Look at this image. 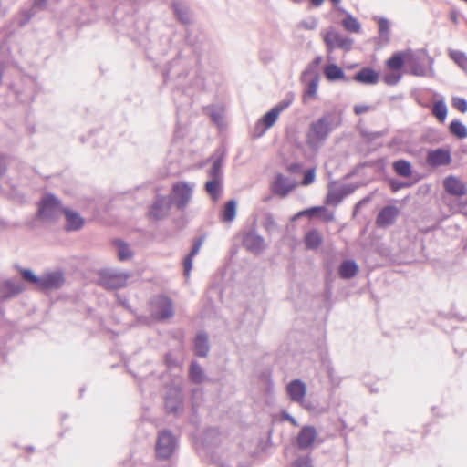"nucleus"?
Masks as SVG:
<instances>
[{"mask_svg":"<svg viewBox=\"0 0 467 467\" xmlns=\"http://www.w3.org/2000/svg\"><path fill=\"white\" fill-rule=\"evenodd\" d=\"M340 125L334 112H326L317 120L312 121L306 132V143L311 149L320 147L330 133Z\"/></svg>","mask_w":467,"mask_h":467,"instance_id":"nucleus-1","label":"nucleus"},{"mask_svg":"<svg viewBox=\"0 0 467 467\" xmlns=\"http://www.w3.org/2000/svg\"><path fill=\"white\" fill-rule=\"evenodd\" d=\"M20 275L24 281L35 285L37 290L43 292L59 289L65 283L61 271L47 272L38 276L31 269H21Z\"/></svg>","mask_w":467,"mask_h":467,"instance_id":"nucleus-2","label":"nucleus"},{"mask_svg":"<svg viewBox=\"0 0 467 467\" xmlns=\"http://www.w3.org/2000/svg\"><path fill=\"white\" fill-rule=\"evenodd\" d=\"M63 211L61 201L55 194L47 193L38 202L36 216L43 222H54Z\"/></svg>","mask_w":467,"mask_h":467,"instance_id":"nucleus-3","label":"nucleus"},{"mask_svg":"<svg viewBox=\"0 0 467 467\" xmlns=\"http://www.w3.org/2000/svg\"><path fill=\"white\" fill-rule=\"evenodd\" d=\"M130 276L129 272L116 269H104L99 274V284L106 289L115 290L124 287Z\"/></svg>","mask_w":467,"mask_h":467,"instance_id":"nucleus-4","label":"nucleus"},{"mask_svg":"<svg viewBox=\"0 0 467 467\" xmlns=\"http://www.w3.org/2000/svg\"><path fill=\"white\" fill-rule=\"evenodd\" d=\"M323 40L328 54L332 53L336 48L349 51L353 45L352 38L341 36L333 27H330L323 34Z\"/></svg>","mask_w":467,"mask_h":467,"instance_id":"nucleus-5","label":"nucleus"},{"mask_svg":"<svg viewBox=\"0 0 467 467\" xmlns=\"http://www.w3.org/2000/svg\"><path fill=\"white\" fill-rule=\"evenodd\" d=\"M176 439L169 430L159 432L156 441V455L159 459L167 460L174 452Z\"/></svg>","mask_w":467,"mask_h":467,"instance_id":"nucleus-6","label":"nucleus"},{"mask_svg":"<svg viewBox=\"0 0 467 467\" xmlns=\"http://www.w3.org/2000/svg\"><path fill=\"white\" fill-rule=\"evenodd\" d=\"M193 187L185 182H180L172 186L170 202L179 210L184 209L192 199Z\"/></svg>","mask_w":467,"mask_h":467,"instance_id":"nucleus-7","label":"nucleus"},{"mask_svg":"<svg viewBox=\"0 0 467 467\" xmlns=\"http://www.w3.org/2000/svg\"><path fill=\"white\" fill-rule=\"evenodd\" d=\"M183 395L181 388L171 387L164 396L165 410L168 413L177 414L182 410Z\"/></svg>","mask_w":467,"mask_h":467,"instance_id":"nucleus-8","label":"nucleus"},{"mask_svg":"<svg viewBox=\"0 0 467 467\" xmlns=\"http://www.w3.org/2000/svg\"><path fill=\"white\" fill-rule=\"evenodd\" d=\"M451 161V156L449 150L438 148L427 152L426 162L431 167H440L449 165Z\"/></svg>","mask_w":467,"mask_h":467,"instance_id":"nucleus-9","label":"nucleus"},{"mask_svg":"<svg viewBox=\"0 0 467 467\" xmlns=\"http://www.w3.org/2000/svg\"><path fill=\"white\" fill-rule=\"evenodd\" d=\"M155 317L160 320L170 318L174 314L172 301L165 296H158L154 301Z\"/></svg>","mask_w":467,"mask_h":467,"instance_id":"nucleus-10","label":"nucleus"},{"mask_svg":"<svg viewBox=\"0 0 467 467\" xmlns=\"http://www.w3.org/2000/svg\"><path fill=\"white\" fill-rule=\"evenodd\" d=\"M286 391L293 402L303 404L306 394V385L301 379H293L287 384Z\"/></svg>","mask_w":467,"mask_h":467,"instance_id":"nucleus-11","label":"nucleus"},{"mask_svg":"<svg viewBox=\"0 0 467 467\" xmlns=\"http://www.w3.org/2000/svg\"><path fill=\"white\" fill-rule=\"evenodd\" d=\"M295 186L296 184L293 181L279 173L272 183L271 189L274 194L285 197L295 188Z\"/></svg>","mask_w":467,"mask_h":467,"instance_id":"nucleus-12","label":"nucleus"},{"mask_svg":"<svg viewBox=\"0 0 467 467\" xmlns=\"http://www.w3.org/2000/svg\"><path fill=\"white\" fill-rule=\"evenodd\" d=\"M244 246L254 254H260L265 249V240L255 232H249L244 234L243 240Z\"/></svg>","mask_w":467,"mask_h":467,"instance_id":"nucleus-13","label":"nucleus"},{"mask_svg":"<svg viewBox=\"0 0 467 467\" xmlns=\"http://www.w3.org/2000/svg\"><path fill=\"white\" fill-rule=\"evenodd\" d=\"M170 209V202L164 196L158 195L150 206V216L156 219L161 220L163 219Z\"/></svg>","mask_w":467,"mask_h":467,"instance_id":"nucleus-14","label":"nucleus"},{"mask_svg":"<svg viewBox=\"0 0 467 467\" xmlns=\"http://www.w3.org/2000/svg\"><path fill=\"white\" fill-rule=\"evenodd\" d=\"M399 215V210L393 205L383 207L376 218V223L379 227H386L392 224Z\"/></svg>","mask_w":467,"mask_h":467,"instance_id":"nucleus-15","label":"nucleus"},{"mask_svg":"<svg viewBox=\"0 0 467 467\" xmlns=\"http://www.w3.org/2000/svg\"><path fill=\"white\" fill-rule=\"evenodd\" d=\"M445 191L453 196L461 197L467 192L465 184L454 176H448L443 181Z\"/></svg>","mask_w":467,"mask_h":467,"instance_id":"nucleus-16","label":"nucleus"},{"mask_svg":"<svg viewBox=\"0 0 467 467\" xmlns=\"http://www.w3.org/2000/svg\"><path fill=\"white\" fill-rule=\"evenodd\" d=\"M352 79L365 85H375L379 82V74L372 67H366L357 72Z\"/></svg>","mask_w":467,"mask_h":467,"instance_id":"nucleus-17","label":"nucleus"},{"mask_svg":"<svg viewBox=\"0 0 467 467\" xmlns=\"http://www.w3.org/2000/svg\"><path fill=\"white\" fill-rule=\"evenodd\" d=\"M66 218L65 229L67 231H78L84 224V220L77 212L64 208L63 213Z\"/></svg>","mask_w":467,"mask_h":467,"instance_id":"nucleus-18","label":"nucleus"},{"mask_svg":"<svg viewBox=\"0 0 467 467\" xmlns=\"http://www.w3.org/2000/svg\"><path fill=\"white\" fill-rule=\"evenodd\" d=\"M317 436L316 429L312 426H305L297 435V445L300 449H307L312 445Z\"/></svg>","mask_w":467,"mask_h":467,"instance_id":"nucleus-19","label":"nucleus"},{"mask_svg":"<svg viewBox=\"0 0 467 467\" xmlns=\"http://www.w3.org/2000/svg\"><path fill=\"white\" fill-rule=\"evenodd\" d=\"M203 241H204L203 236H200V237L196 238L193 241V244H192L190 253L184 257L183 262H182L183 268H184V275L189 276L190 272L192 268L193 257L196 254H198V253L200 252L201 247L203 244Z\"/></svg>","mask_w":467,"mask_h":467,"instance_id":"nucleus-20","label":"nucleus"},{"mask_svg":"<svg viewBox=\"0 0 467 467\" xmlns=\"http://www.w3.org/2000/svg\"><path fill=\"white\" fill-rule=\"evenodd\" d=\"M203 241H204L203 236H200V237L196 238L193 241V244H192L190 253L184 257L183 262H182L183 268H184V275L189 276L190 272L192 268L193 257L196 254H198V253L200 252L201 247L203 244Z\"/></svg>","mask_w":467,"mask_h":467,"instance_id":"nucleus-21","label":"nucleus"},{"mask_svg":"<svg viewBox=\"0 0 467 467\" xmlns=\"http://www.w3.org/2000/svg\"><path fill=\"white\" fill-rule=\"evenodd\" d=\"M324 75L331 82L337 80H343L346 83L350 82V78L346 77L343 69L334 63L328 64L324 67Z\"/></svg>","mask_w":467,"mask_h":467,"instance_id":"nucleus-22","label":"nucleus"},{"mask_svg":"<svg viewBox=\"0 0 467 467\" xmlns=\"http://www.w3.org/2000/svg\"><path fill=\"white\" fill-rule=\"evenodd\" d=\"M210 351L208 335L205 332H199L194 339V354L200 358H205Z\"/></svg>","mask_w":467,"mask_h":467,"instance_id":"nucleus-23","label":"nucleus"},{"mask_svg":"<svg viewBox=\"0 0 467 467\" xmlns=\"http://www.w3.org/2000/svg\"><path fill=\"white\" fill-rule=\"evenodd\" d=\"M323 243V236L317 229L307 231L304 236V244L307 250H316Z\"/></svg>","mask_w":467,"mask_h":467,"instance_id":"nucleus-24","label":"nucleus"},{"mask_svg":"<svg viewBox=\"0 0 467 467\" xmlns=\"http://www.w3.org/2000/svg\"><path fill=\"white\" fill-rule=\"evenodd\" d=\"M206 182L204 189L213 202H217L222 192V178L210 177Z\"/></svg>","mask_w":467,"mask_h":467,"instance_id":"nucleus-25","label":"nucleus"},{"mask_svg":"<svg viewBox=\"0 0 467 467\" xmlns=\"http://www.w3.org/2000/svg\"><path fill=\"white\" fill-rule=\"evenodd\" d=\"M174 15L182 24H189L192 20V15L189 6L182 2H174L172 4Z\"/></svg>","mask_w":467,"mask_h":467,"instance_id":"nucleus-26","label":"nucleus"},{"mask_svg":"<svg viewBox=\"0 0 467 467\" xmlns=\"http://www.w3.org/2000/svg\"><path fill=\"white\" fill-rule=\"evenodd\" d=\"M358 266L354 260H345L338 267V274L343 279H350L356 275Z\"/></svg>","mask_w":467,"mask_h":467,"instance_id":"nucleus-27","label":"nucleus"},{"mask_svg":"<svg viewBox=\"0 0 467 467\" xmlns=\"http://www.w3.org/2000/svg\"><path fill=\"white\" fill-rule=\"evenodd\" d=\"M4 297L9 298L21 294L25 290V286L20 282L6 280L2 286Z\"/></svg>","mask_w":467,"mask_h":467,"instance_id":"nucleus-28","label":"nucleus"},{"mask_svg":"<svg viewBox=\"0 0 467 467\" xmlns=\"http://www.w3.org/2000/svg\"><path fill=\"white\" fill-rule=\"evenodd\" d=\"M392 169L395 173L402 178H409L412 174V167L410 161L400 159L392 163Z\"/></svg>","mask_w":467,"mask_h":467,"instance_id":"nucleus-29","label":"nucleus"},{"mask_svg":"<svg viewBox=\"0 0 467 467\" xmlns=\"http://www.w3.org/2000/svg\"><path fill=\"white\" fill-rule=\"evenodd\" d=\"M346 186L339 189L329 190L327 195L326 202L329 205H337L349 193Z\"/></svg>","mask_w":467,"mask_h":467,"instance_id":"nucleus-30","label":"nucleus"},{"mask_svg":"<svg viewBox=\"0 0 467 467\" xmlns=\"http://www.w3.org/2000/svg\"><path fill=\"white\" fill-rule=\"evenodd\" d=\"M189 378L192 382L201 384L205 379L204 372L197 361L192 360L189 368Z\"/></svg>","mask_w":467,"mask_h":467,"instance_id":"nucleus-31","label":"nucleus"},{"mask_svg":"<svg viewBox=\"0 0 467 467\" xmlns=\"http://www.w3.org/2000/svg\"><path fill=\"white\" fill-rule=\"evenodd\" d=\"M450 58L467 75V55L460 50L450 49Z\"/></svg>","mask_w":467,"mask_h":467,"instance_id":"nucleus-32","label":"nucleus"},{"mask_svg":"<svg viewBox=\"0 0 467 467\" xmlns=\"http://www.w3.org/2000/svg\"><path fill=\"white\" fill-rule=\"evenodd\" d=\"M114 245L117 249L118 258L120 261H126L133 256V252L130 248L127 243L122 240H115Z\"/></svg>","mask_w":467,"mask_h":467,"instance_id":"nucleus-33","label":"nucleus"},{"mask_svg":"<svg viewBox=\"0 0 467 467\" xmlns=\"http://www.w3.org/2000/svg\"><path fill=\"white\" fill-rule=\"evenodd\" d=\"M236 202L235 200L228 201L221 213V218L223 222H232L236 216Z\"/></svg>","mask_w":467,"mask_h":467,"instance_id":"nucleus-34","label":"nucleus"},{"mask_svg":"<svg viewBox=\"0 0 467 467\" xmlns=\"http://www.w3.org/2000/svg\"><path fill=\"white\" fill-rule=\"evenodd\" d=\"M449 131L457 139H464L467 137V128L460 120L454 119L449 125Z\"/></svg>","mask_w":467,"mask_h":467,"instance_id":"nucleus-35","label":"nucleus"},{"mask_svg":"<svg viewBox=\"0 0 467 467\" xmlns=\"http://www.w3.org/2000/svg\"><path fill=\"white\" fill-rule=\"evenodd\" d=\"M407 67L410 74L423 77L427 74V67L420 64L417 59L411 57L407 61Z\"/></svg>","mask_w":467,"mask_h":467,"instance_id":"nucleus-36","label":"nucleus"},{"mask_svg":"<svg viewBox=\"0 0 467 467\" xmlns=\"http://www.w3.org/2000/svg\"><path fill=\"white\" fill-rule=\"evenodd\" d=\"M37 13L38 11L32 5L28 8L21 9L17 21L18 26H25Z\"/></svg>","mask_w":467,"mask_h":467,"instance_id":"nucleus-37","label":"nucleus"},{"mask_svg":"<svg viewBox=\"0 0 467 467\" xmlns=\"http://www.w3.org/2000/svg\"><path fill=\"white\" fill-rule=\"evenodd\" d=\"M224 151H222L214 160L211 169L208 171L209 177L222 178V166L224 159Z\"/></svg>","mask_w":467,"mask_h":467,"instance_id":"nucleus-38","label":"nucleus"},{"mask_svg":"<svg viewBox=\"0 0 467 467\" xmlns=\"http://www.w3.org/2000/svg\"><path fill=\"white\" fill-rule=\"evenodd\" d=\"M342 26L347 31L351 33H358L361 28V26L357 18H355L350 14H348L342 20Z\"/></svg>","mask_w":467,"mask_h":467,"instance_id":"nucleus-39","label":"nucleus"},{"mask_svg":"<svg viewBox=\"0 0 467 467\" xmlns=\"http://www.w3.org/2000/svg\"><path fill=\"white\" fill-rule=\"evenodd\" d=\"M278 116L277 109L274 108L266 112L261 119V123L265 126V130L259 135H262L266 129L271 128L275 123Z\"/></svg>","mask_w":467,"mask_h":467,"instance_id":"nucleus-40","label":"nucleus"},{"mask_svg":"<svg viewBox=\"0 0 467 467\" xmlns=\"http://www.w3.org/2000/svg\"><path fill=\"white\" fill-rule=\"evenodd\" d=\"M405 63L403 54L400 52L394 53L388 60L387 67L391 70H400Z\"/></svg>","mask_w":467,"mask_h":467,"instance_id":"nucleus-41","label":"nucleus"},{"mask_svg":"<svg viewBox=\"0 0 467 467\" xmlns=\"http://www.w3.org/2000/svg\"><path fill=\"white\" fill-rule=\"evenodd\" d=\"M431 111L439 121L443 122L445 120L448 110L446 104L442 100L436 101Z\"/></svg>","mask_w":467,"mask_h":467,"instance_id":"nucleus-42","label":"nucleus"},{"mask_svg":"<svg viewBox=\"0 0 467 467\" xmlns=\"http://www.w3.org/2000/svg\"><path fill=\"white\" fill-rule=\"evenodd\" d=\"M319 77L316 75L306 85V88L303 95V99L306 101L308 98L316 96L318 87Z\"/></svg>","mask_w":467,"mask_h":467,"instance_id":"nucleus-43","label":"nucleus"},{"mask_svg":"<svg viewBox=\"0 0 467 467\" xmlns=\"http://www.w3.org/2000/svg\"><path fill=\"white\" fill-rule=\"evenodd\" d=\"M262 224H263L264 228L265 229V231L270 234L275 233L278 228V225H277L273 214L270 213H265L264 214Z\"/></svg>","mask_w":467,"mask_h":467,"instance_id":"nucleus-44","label":"nucleus"},{"mask_svg":"<svg viewBox=\"0 0 467 467\" xmlns=\"http://www.w3.org/2000/svg\"><path fill=\"white\" fill-rule=\"evenodd\" d=\"M379 37L384 41H389V20L380 17L378 21Z\"/></svg>","mask_w":467,"mask_h":467,"instance_id":"nucleus-45","label":"nucleus"},{"mask_svg":"<svg viewBox=\"0 0 467 467\" xmlns=\"http://www.w3.org/2000/svg\"><path fill=\"white\" fill-rule=\"evenodd\" d=\"M451 105L462 113L467 111V100L463 98L453 97L451 99Z\"/></svg>","mask_w":467,"mask_h":467,"instance_id":"nucleus-46","label":"nucleus"},{"mask_svg":"<svg viewBox=\"0 0 467 467\" xmlns=\"http://www.w3.org/2000/svg\"><path fill=\"white\" fill-rule=\"evenodd\" d=\"M401 75L400 73H387L383 77L384 82L389 86H394L400 82Z\"/></svg>","mask_w":467,"mask_h":467,"instance_id":"nucleus-47","label":"nucleus"},{"mask_svg":"<svg viewBox=\"0 0 467 467\" xmlns=\"http://www.w3.org/2000/svg\"><path fill=\"white\" fill-rule=\"evenodd\" d=\"M294 96L293 94H288L285 99L280 101L274 109H276L278 113L280 114L283 110L286 109L293 102Z\"/></svg>","mask_w":467,"mask_h":467,"instance_id":"nucleus-48","label":"nucleus"},{"mask_svg":"<svg viewBox=\"0 0 467 467\" xmlns=\"http://www.w3.org/2000/svg\"><path fill=\"white\" fill-rule=\"evenodd\" d=\"M207 114L210 116L211 119L217 125H220L222 122V114L219 110L214 109L213 107L208 109Z\"/></svg>","mask_w":467,"mask_h":467,"instance_id":"nucleus-49","label":"nucleus"},{"mask_svg":"<svg viewBox=\"0 0 467 467\" xmlns=\"http://www.w3.org/2000/svg\"><path fill=\"white\" fill-rule=\"evenodd\" d=\"M315 169L314 168H311L309 170H307L305 173H304V176H303V179H302V182L301 183L303 185H309L311 184L314 180H315Z\"/></svg>","mask_w":467,"mask_h":467,"instance_id":"nucleus-50","label":"nucleus"},{"mask_svg":"<svg viewBox=\"0 0 467 467\" xmlns=\"http://www.w3.org/2000/svg\"><path fill=\"white\" fill-rule=\"evenodd\" d=\"M299 25L306 30H314L317 26V20L315 17H310L308 20H302Z\"/></svg>","mask_w":467,"mask_h":467,"instance_id":"nucleus-51","label":"nucleus"},{"mask_svg":"<svg viewBox=\"0 0 467 467\" xmlns=\"http://www.w3.org/2000/svg\"><path fill=\"white\" fill-rule=\"evenodd\" d=\"M389 186L392 192H398L400 189L409 187L410 184L407 182H400L398 180H390L389 181Z\"/></svg>","mask_w":467,"mask_h":467,"instance_id":"nucleus-52","label":"nucleus"},{"mask_svg":"<svg viewBox=\"0 0 467 467\" xmlns=\"http://www.w3.org/2000/svg\"><path fill=\"white\" fill-rule=\"evenodd\" d=\"M293 467H312L311 461L307 457H300L295 460Z\"/></svg>","mask_w":467,"mask_h":467,"instance_id":"nucleus-53","label":"nucleus"},{"mask_svg":"<svg viewBox=\"0 0 467 467\" xmlns=\"http://www.w3.org/2000/svg\"><path fill=\"white\" fill-rule=\"evenodd\" d=\"M361 135L363 138L368 140H374L381 136H383V132L381 131H367L363 130L361 131Z\"/></svg>","mask_w":467,"mask_h":467,"instance_id":"nucleus-54","label":"nucleus"},{"mask_svg":"<svg viewBox=\"0 0 467 467\" xmlns=\"http://www.w3.org/2000/svg\"><path fill=\"white\" fill-rule=\"evenodd\" d=\"M324 211H326L325 207L315 206V207H311V208L305 210V213H307V216L309 218H313V217L317 216L321 212H324Z\"/></svg>","mask_w":467,"mask_h":467,"instance_id":"nucleus-55","label":"nucleus"},{"mask_svg":"<svg viewBox=\"0 0 467 467\" xmlns=\"http://www.w3.org/2000/svg\"><path fill=\"white\" fill-rule=\"evenodd\" d=\"M47 1V0H34L32 3V5L34 6V8H36L39 12L46 8Z\"/></svg>","mask_w":467,"mask_h":467,"instance_id":"nucleus-56","label":"nucleus"},{"mask_svg":"<svg viewBox=\"0 0 467 467\" xmlns=\"http://www.w3.org/2000/svg\"><path fill=\"white\" fill-rule=\"evenodd\" d=\"M369 110V107L367 105H356L354 107V112L356 115L366 113Z\"/></svg>","mask_w":467,"mask_h":467,"instance_id":"nucleus-57","label":"nucleus"},{"mask_svg":"<svg viewBox=\"0 0 467 467\" xmlns=\"http://www.w3.org/2000/svg\"><path fill=\"white\" fill-rule=\"evenodd\" d=\"M301 168H302L301 164H299V163H292V164H290L288 166V171L291 173H296V172L300 171Z\"/></svg>","mask_w":467,"mask_h":467,"instance_id":"nucleus-58","label":"nucleus"},{"mask_svg":"<svg viewBox=\"0 0 467 467\" xmlns=\"http://www.w3.org/2000/svg\"><path fill=\"white\" fill-rule=\"evenodd\" d=\"M6 168L4 163V161L0 158V177L5 172Z\"/></svg>","mask_w":467,"mask_h":467,"instance_id":"nucleus-59","label":"nucleus"},{"mask_svg":"<svg viewBox=\"0 0 467 467\" xmlns=\"http://www.w3.org/2000/svg\"><path fill=\"white\" fill-rule=\"evenodd\" d=\"M309 1L313 5V6L318 7L324 3L325 0H309Z\"/></svg>","mask_w":467,"mask_h":467,"instance_id":"nucleus-60","label":"nucleus"},{"mask_svg":"<svg viewBox=\"0 0 467 467\" xmlns=\"http://www.w3.org/2000/svg\"><path fill=\"white\" fill-rule=\"evenodd\" d=\"M321 60H322L321 57H317L314 59V61H313V65H314V66H317V65H319V64H320V62H321Z\"/></svg>","mask_w":467,"mask_h":467,"instance_id":"nucleus-61","label":"nucleus"},{"mask_svg":"<svg viewBox=\"0 0 467 467\" xmlns=\"http://www.w3.org/2000/svg\"><path fill=\"white\" fill-rule=\"evenodd\" d=\"M333 219H334L333 213H330L326 216V221H327V222L332 221Z\"/></svg>","mask_w":467,"mask_h":467,"instance_id":"nucleus-62","label":"nucleus"},{"mask_svg":"<svg viewBox=\"0 0 467 467\" xmlns=\"http://www.w3.org/2000/svg\"><path fill=\"white\" fill-rule=\"evenodd\" d=\"M304 215L307 216V213H305V210H303L296 214V216H304Z\"/></svg>","mask_w":467,"mask_h":467,"instance_id":"nucleus-63","label":"nucleus"},{"mask_svg":"<svg viewBox=\"0 0 467 467\" xmlns=\"http://www.w3.org/2000/svg\"><path fill=\"white\" fill-rule=\"evenodd\" d=\"M286 419H288V420H290L291 422L295 423V419L293 417H291L290 415H286Z\"/></svg>","mask_w":467,"mask_h":467,"instance_id":"nucleus-64","label":"nucleus"}]
</instances>
